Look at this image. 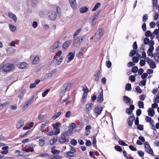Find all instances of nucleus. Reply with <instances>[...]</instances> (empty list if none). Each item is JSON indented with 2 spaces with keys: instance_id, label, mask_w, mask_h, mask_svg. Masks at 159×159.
I'll return each mask as SVG.
<instances>
[{
  "instance_id": "39448f33",
  "label": "nucleus",
  "mask_w": 159,
  "mask_h": 159,
  "mask_svg": "<svg viewBox=\"0 0 159 159\" xmlns=\"http://www.w3.org/2000/svg\"><path fill=\"white\" fill-rule=\"evenodd\" d=\"M144 145L145 151L148 153L153 155V150L152 148H151L149 143L148 142H145L144 143Z\"/></svg>"
},
{
  "instance_id": "a211bd4d",
  "label": "nucleus",
  "mask_w": 159,
  "mask_h": 159,
  "mask_svg": "<svg viewBox=\"0 0 159 159\" xmlns=\"http://www.w3.org/2000/svg\"><path fill=\"white\" fill-rule=\"evenodd\" d=\"M71 85V84L70 82H69L67 84H65L63 87V88L65 90H63L62 91L63 92H65L66 90H70Z\"/></svg>"
},
{
  "instance_id": "5701e85b",
  "label": "nucleus",
  "mask_w": 159,
  "mask_h": 159,
  "mask_svg": "<svg viewBox=\"0 0 159 159\" xmlns=\"http://www.w3.org/2000/svg\"><path fill=\"white\" fill-rule=\"evenodd\" d=\"M7 52L8 54H11L15 52L16 50L12 48H9L7 49Z\"/></svg>"
},
{
  "instance_id": "aec40b11",
  "label": "nucleus",
  "mask_w": 159,
  "mask_h": 159,
  "mask_svg": "<svg viewBox=\"0 0 159 159\" xmlns=\"http://www.w3.org/2000/svg\"><path fill=\"white\" fill-rule=\"evenodd\" d=\"M59 124L58 123L53 124L52 125V126L53 127L54 129L56 130H55L56 134H58L60 132V129L59 128Z\"/></svg>"
},
{
  "instance_id": "412c9836",
  "label": "nucleus",
  "mask_w": 159,
  "mask_h": 159,
  "mask_svg": "<svg viewBox=\"0 0 159 159\" xmlns=\"http://www.w3.org/2000/svg\"><path fill=\"white\" fill-rule=\"evenodd\" d=\"M71 41H66L63 45V48L65 49H67L70 45Z\"/></svg>"
},
{
  "instance_id": "a878e982",
  "label": "nucleus",
  "mask_w": 159,
  "mask_h": 159,
  "mask_svg": "<svg viewBox=\"0 0 159 159\" xmlns=\"http://www.w3.org/2000/svg\"><path fill=\"white\" fill-rule=\"evenodd\" d=\"M123 98L124 101L126 103L130 102L131 100V99L126 96H124L123 97Z\"/></svg>"
},
{
  "instance_id": "2f4dec72",
  "label": "nucleus",
  "mask_w": 159,
  "mask_h": 159,
  "mask_svg": "<svg viewBox=\"0 0 159 159\" xmlns=\"http://www.w3.org/2000/svg\"><path fill=\"white\" fill-rule=\"evenodd\" d=\"M61 157H59L58 155H51L49 156V159H60Z\"/></svg>"
},
{
  "instance_id": "79ce46f5",
  "label": "nucleus",
  "mask_w": 159,
  "mask_h": 159,
  "mask_svg": "<svg viewBox=\"0 0 159 159\" xmlns=\"http://www.w3.org/2000/svg\"><path fill=\"white\" fill-rule=\"evenodd\" d=\"M136 53V51L134 49L132 50L130 52L129 55L131 57H133L135 55Z\"/></svg>"
},
{
  "instance_id": "6e6d98bb",
  "label": "nucleus",
  "mask_w": 159,
  "mask_h": 159,
  "mask_svg": "<svg viewBox=\"0 0 159 159\" xmlns=\"http://www.w3.org/2000/svg\"><path fill=\"white\" fill-rule=\"evenodd\" d=\"M119 143L120 145L124 146H127L128 144H126L125 142L122 140H119Z\"/></svg>"
},
{
  "instance_id": "f3484780",
  "label": "nucleus",
  "mask_w": 159,
  "mask_h": 159,
  "mask_svg": "<svg viewBox=\"0 0 159 159\" xmlns=\"http://www.w3.org/2000/svg\"><path fill=\"white\" fill-rule=\"evenodd\" d=\"M101 89L102 90L101 91L98 95V101L100 102H102L103 100V90L102 89Z\"/></svg>"
},
{
  "instance_id": "13d9d810",
  "label": "nucleus",
  "mask_w": 159,
  "mask_h": 159,
  "mask_svg": "<svg viewBox=\"0 0 159 159\" xmlns=\"http://www.w3.org/2000/svg\"><path fill=\"white\" fill-rule=\"evenodd\" d=\"M71 144L73 146H75L77 143L76 140L75 139H73L70 141Z\"/></svg>"
},
{
  "instance_id": "c03bdc74",
  "label": "nucleus",
  "mask_w": 159,
  "mask_h": 159,
  "mask_svg": "<svg viewBox=\"0 0 159 159\" xmlns=\"http://www.w3.org/2000/svg\"><path fill=\"white\" fill-rule=\"evenodd\" d=\"M50 90L49 89H48L44 91L42 93V96L43 97H45L50 91Z\"/></svg>"
},
{
  "instance_id": "ddd939ff",
  "label": "nucleus",
  "mask_w": 159,
  "mask_h": 159,
  "mask_svg": "<svg viewBox=\"0 0 159 159\" xmlns=\"http://www.w3.org/2000/svg\"><path fill=\"white\" fill-rule=\"evenodd\" d=\"M8 15L9 17L12 19L15 22L17 21V17L11 11H9L8 13Z\"/></svg>"
},
{
  "instance_id": "6ab92c4d",
  "label": "nucleus",
  "mask_w": 159,
  "mask_h": 159,
  "mask_svg": "<svg viewBox=\"0 0 159 159\" xmlns=\"http://www.w3.org/2000/svg\"><path fill=\"white\" fill-rule=\"evenodd\" d=\"M54 59H56L55 62L56 64L58 65L61 64L63 60V58L62 57H54Z\"/></svg>"
},
{
  "instance_id": "1a4fd4ad",
  "label": "nucleus",
  "mask_w": 159,
  "mask_h": 159,
  "mask_svg": "<svg viewBox=\"0 0 159 159\" xmlns=\"http://www.w3.org/2000/svg\"><path fill=\"white\" fill-rule=\"evenodd\" d=\"M101 72L99 70H97L94 75L93 80L94 81L98 82L99 81Z\"/></svg>"
},
{
  "instance_id": "e433bc0d",
  "label": "nucleus",
  "mask_w": 159,
  "mask_h": 159,
  "mask_svg": "<svg viewBox=\"0 0 159 159\" xmlns=\"http://www.w3.org/2000/svg\"><path fill=\"white\" fill-rule=\"evenodd\" d=\"M131 89V84L130 83L127 84L125 86L126 90L127 91H130Z\"/></svg>"
},
{
  "instance_id": "a18cd8bd",
  "label": "nucleus",
  "mask_w": 159,
  "mask_h": 159,
  "mask_svg": "<svg viewBox=\"0 0 159 159\" xmlns=\"http://www.w3.org/2000/svg\"><path fill=\"white\" fill-rule=\"evenodd\" d=\"M57 140V137L56 138H54L53 139L51 140L50 142V144L51 145H52L54 143H55Z\"/></svg>"
},
{
  "instance_id": "20e7f679",
  "label": "nucleus",
  "mask_w": 159,
  "mask_h": 159,
  "mask_svg": "<svg viewBox=\"0 0 159 159\" xmlns=\"http://www.w3.org/2000/svg\"><path fill=\"white\" fill-rule=\"evenodd\" d=\"M14 68L13 64L7 63L4 65L2 67V70L4 72H9Z\"/></svg>"
},
{
  "instance_id": "b1692460",
  "label": "nucleus",
  "mask_w": 159,
  "mask_h": 159,
  "mask_svg": "<svg viewBox=\"0 0 159 159\" xmlns=\"http://www.w3.org/2000/svg\"><path fill=\"white\" fill-rule=\"evenodd\" d=\"M39 61V56L38 55H36L34 59V60L32 61V64H38Z\"/></svg>"
},
{
  "instance_id": "f257e3e1",
  "label": "nucleus",
  "mask_w": 159,
  "mask_h": 159,
  "mask_svg": "<svg viewBox=\"0 0 159 159\" xmlns=\"http://www.w3.org/2000/svg\"><path fill=\"white\" fill-rule=\"evenodd\" d=\"M70 135L69 132H63L59 138V141L60 143L62 144L69 142L70 140Z\"/></svg>"
},
{
  "instance_id": "473e14b6",
  "label": "nucleus",
  "mask_w": 159,
  "mask_h": 159,
  "mask_svg": "<svg viewBox=\"0 0 159 159\" xmlns=\"http://www.w3.org/2000/svg\"><path fill=\"white\" fill-rule=\"evenodd\" d=\"M101 6V3L99 2L97 3L94 6V7L92 9V11H96L98 8L99 7Z\"/></svg>"
},
{
  "instance_id": "c9c22d12",
  "label": "nucleus",
  "mask_w": 159,
  "mask_h": 159,
  "mask_svg": "<svg viewBox=\"0 0 159 159\" xmlns=\"http://www.w3.org/2000/svg\"><path fill=\"white\" fill-rule=\"evenodd\" d=\"M8 104V102H5L3 103H0V110L6 106Z\"/></svg>"
},
{
  "instance_id": "8fccbe9b",
  "label": "nucleus",
  "mask_w": 159,
  "mask_h": 159,
  "mask_svg": "<svg viewBox=\"0 0 159 159\" xmlns=\"http://www.w3.org/2000/svg\"><path fill=\"white\" fill-rule=\"evenodd\" d=\"M148 44H149V47L154 48L153 47V45L154 44V41L151 40L149 41V42Z\"/></svg>"
},
{
  "instance_id": "7c9ffc66",
  "label": "nucleus",
  "mask_w": 159,
  "mask_h": 159,
  "mask_svg": "<svg viewBox=\"0 0 159 159\" xmlns=\"http://www.w3.org/2000/svg\"><path fill=\"white\" fill-rule=\"evenodd\" d=\"M61 112H58L56 113L54 116H53L52 118L53 120H55L58 118L61 115Z\"/></svg>"
},
{
  "instance_id": "49530a36",
  "label": "nucleus",
  "mask_w": 159,
  "mask_h": 159,
  "mask_svg": "<svg viewBox=\"0 0 159 159\" xmlns=\"http://www.w3.org/2000/svg\"><path fill=\"white\" fill-rule=\"evenodd\" d=\"M148 16L147 14H145L143 17V21L145 22L148 19Z\"/></svg>"
},
{
  "instance_id": "c756f323",
  "label": "nucleus",
  "mask_w": 159,
  "mask_h": 159,
  "mask_svg": "<svg viewBox=\"0 0 159 159\" xmlns=\"http://www.w3.org/2000/svg\"><path fill=\"white\" fill-rule=\"evenodd\" d=\"M66 153V157L68 158L73 157L74 156V154H75L74 153H72V152L70 151L67 152Z\"/></svg>"
},
{
  "instance_id": "4c0bfd02",
  "label": "nucleus",
  "mask_w": 159,
  "mask_h": 159,
  "mask_svg": "<svg viewBox=\"0 0 159 159\" xmlns=\"http://www.w3.org/2000/svg\"><path fill=\"white\" fill-rule=\"evenodd\" d=\"M146 79L141 80L139 83V85L140 86H143L146 85Z\"/></svg>"
},
{
  "instance_id": "9b49d317",
  "label": "nucleus",
  "mask_w": 159,
  "mask_h": 159,
  "mask_svg": "<svg viewBox=\"0 0 159 159\" xmlns=\"http://www.w3.org/2000/svg\"><path fill=\"white\" fill-rule=\"evenodd\" d=\"M69 1L72 8L74 10H75L77 7L76 0H69Z\"/></svg>"
},
{
  "instance_id": "423d86ee",
  "label": "nucleus",
  "mask_w": 159,
  "mask_h": 159,
  "mask_svg": "<svg viewBox=\"0 0 159 159\" xmlns=\"http://www.w3.org/2000/svg\"><path fill=\"white\" fill-rule=\"evenodd\" d=\"M146 59L147 60V61L150 68L154 69L156 67L155 62L152 59H150L148 57H147L146 58Z\"/></svg>"
},
{
  "instance_id": "4d7b16f0",
  "label": "nucleus",
  "mask_w": 159,
  "mask_h": 159,
  "mask_svg": "<svg viewBox=\"0 0 159 159\" xmlns=\"http://www.w3.org/2000/svg\"><path fill=\"white\" fill-rule=\"evenodd\" d=\"M81 30H82V29L81 28L78 29L76 31V32L74 34V35H73L74 37H75L76 36L78 35L79 34L80 32L81 31Z\"/></svg>"
},
{
  "instance_id": "cd10ccee",
  "label": "nucleus",
  "mask_w": 159,
  "mask_h": 159,
  "mask_svg": "<svg viewBox=\"0 0 159 159\" xmlns=\"http://www.w3.org/2000/svg\"><path fill=\"white\" fill-rule=\"evenodd\" d=\"M24 125V121L22 120H20L18 122L16 125V128L17 129H19L22 126Z\"/></svg>"
},
{
  "instance_id": "4be33fe9",
  "label": "nucleus",
  "mask_w": 159,
  "mask_h": 159,
  "mask_svg": "<svg viewBox=\"0 0 159 159\" xmlns=\"http://www.w3.org/2000/svg\"><path fill=\"white\" fill-rule=\"evenodd\" d=\"M148 115L151 117H153L154 116L155 112L154 109L152 108H150L148 109Z\"/></svg>"
},
{
  "instance_id": "393cba45",
  "label": "nucleus",
  "mask_w": 159,
  "mask_h": 159,
  "mask_svg": "<svg viewBox=\"0 0 159 159\" xmlns=\"http://www.w3.org/2000/svg\"><path fill=\"white\" fill-rule=\"evenodd\" d=\"M39 0H31V3L32 6L33 7H36L38 4Z\"/></svg>"
},
{
  "instance_id": "7ed1b4c3",
  "label": "nucleus",
  "mask_w": 159,
  "mask_h": 159,
  "mask_svg": "<svg viewBox=\"0 0 159 159\" xmlns=\"http://www.w3.org/2000/svg\"><path fill=\"white\" fill-rule=\"evenodd\" d=\"M84 36H80L75 38L73 40V45L75 46H79L83 40Z\"/></svg>"
},
{
  "instance_id": "f704fd0d",
  "label": "nucleus",
  "mask_w": 159,
  "mask_h": 159,
  "mask_svg": "<svg viewBox=\"0 0 159 159\" xmlns=\"http://www.w3.org/2000/svg\"><path fill=\"white\" fill-rule=\"evenodd\" d=\"M145 120L147 122H149L150 124H152V123L154 122L153 120H152V118L149 116H146Z\"/></svg>"
},
{
  "instance_id": "0e129e2a",
  "label": "nucleus",
  "mask_w": 159,
  "mask_h": 159,
  "mask_svg": "<svg viewBox=\"0 0 159 159\" xmlns=\"http://www.w3.org/2000/svg\"><path fill=\"white\" fill-rule=\"evenodd\" d=\"M135 89L137 92L139 93H141L142 92V90L138 86L136 87Z\"/></svg>"
},
{
  "instance_id": "3c124183",
  "label": "nucleus",
  "mask_w": 159,
  "mask_h": 159,
  "mask_svg": "<svg viewBox=\"0 0 159 159\" xmlns=\"http://www.w3.org/2000/svg\"><path fill=\"white\" fill-rule=\"evenodd\" d=\"M56 132H55V130H53L52 131H50L48 133V135H49V136H52L53 135H57V134H56Z\"/></svg>"
},
{
  "instance_id": "72a5a7b5",
  "label": "nucleus",
  "mask_w": 159,
  "mask_h": 159,
  "mask_svg": "<svg viewBox=\"0 0 159 159\" xmlns=\"http://www.w3.org/2000/svg\"><path fill=\"white\" fill-rule=\"evenodd\" d=\"M46 118V116L45 115H43L42 114H40L39 115V117H38V119L40 121H43Z\"/></svg>"
},
{
  "instance_id": "37998d69",
  "label": "nucleus",
  "mask_w": 159,
  "mask_h": 159,
  "mask_svg": "<svg viewBox=\"0 0 159 159\" xmlns=\"http://www.w3.org/2000/svg\"><path fill=\"white\" fill-rule=\"evenodd\" d=\"M39 145L41 146H43L45 144V140L43 139H40L39 140Z\"/></svg>"
},
{
  "instance_id": "864d4df0",
  "label": "nucleus",
  "mask_w": 159,
  "mask_h": 159,
  "mask_svg": "<svg viewBox=\"0 0 159 159\" xmlns=\"http://www.w3.org/2000/svg\"><path fill=\"white\" fill-rule=\"evenodd\" d=\"M106 66L108 68H110L111 66V62L109 61H106Z\"/></svg>"
},
{
  "instance_id": "ea45409f",
  "label": "nucleus",
  "mask_w": 159,
  "mask_h": 159,
  "mask_svg": "<svg viewBox=\"0 0 159 159\" xmlns=\"http://www.w3.org/2000/svg\"><path fill=\"white\" fill-rule=\"evenodd\" d=\"M9 27L10 30L12 32H14L16 30V27L14 25H9Z\"/></svg>"
},
{
  "instance_id": "de8ad7c7",
  "label": "nucleus",
  "mask_w": 159,
  "mask_h": 159,
  "mask_svg": "<svg viewBox=\"0 0 159 159\" xmlns=\"http://www.w3.org/2000/svg\"><path fill=\"white\" fill-rule=\"evenodd\" d=\"M115 149L118 152H121L122 151V149L119 146H116L115 147Z\"/></svg>"
},
{
  "instance_id": "6e6552de",
  "label": "nucleus",
  "mask_w": 159,
  "mask_h": 159,
  "mask_svg": "<svg viewBox=\"0 0 159 159\" xmlns=\"http://www.w3.org/2000/svg\"><path fill=\"white\" fill-rule=\"evenodd\" d=\"M135 119L134 116H129L127 119V123L129 126H132L133 125V122Z\"/></svg>"
},
{
  "instance_id": "774afa93",
  "label": "nucleus",
  "mask_w": 159,
  "mask_h": 159,
  "mask_svg": "<svg viewBox=\"0 0 159 159\" xmlns=\"http://www.w3.org/2000/svg\"><path fill=\"white\" fill-rule=\"evenodd\" d=\"M154 98V101L156 103L159 102V96L158 95H157Z\"/></svg>"
},
{
  "instance_id": "4468645a",
  "label": "nucleus",
  "mask_w": 159,
  "mask_h": 159,
  "mask_svg": "<svg viewBox=\"0 0 159 159\" xmlns=\"http://www.w3.org/2000/svg\"><path fill=\"white\" fill-rule=\"evenodd\" d=\"M18 66L19 68L23 69L28 67L29 66V65L25 62H22L18 64Z\"/></svg>"
},
{
  "instance_id": "e2e57ef3",
  "label": "nucleus",
  "mask_w": 159,
  "mask_h": 159,
  "mask_svg": "<svg viewBox=\"0 0 159 159\" xmlns=\"http://www.w3.org/2000/svg\"><path fill=\"white\" fill-rule=\"evenodd\" d=\"M133 61L135 63H137L139 61V58L137 57H134L132 58Z\"/></svg>"
},
{
  "instance_id": "052dcab7",
  "label": "nucleus",
  "mask_w": 159,
  "mask_h": 159,
  "mask_svg": "<svg viewBox=\"0 0 159 159\" xmlns=\"http://www.w3.org/2000/svg\"><path fill=\"white\" fill-rule=\"evenodd\" d=\"M62 52L61 51H59L57 52L56 53V54L54 56V57H62L61 56V55L62 54Z\"/></svg>"
},
{
  "instance_id": "603ef678",
  "label": "nucleus",
  "mask_w": 159,
  "mask_h": 159,
  "mask_svg": "<svg viewBox=\"0 0 159 159\" xmlns=\"http://www.w3.org/2000/svg\"><path fill=\"white\" fill-rule=\"evenodd\" d=\"M38 25V23L36 21H34L32 24V26L34 29L36 28Z\"/></svg>"
},
{
  "instance_id": "9d476101",
  "label": "nucleus",
  "mask_w": 159,
  "mask_h": 159,
  "mask_svg": "<svg viewBox=\"0 0 159 159\" xmlns=\"http://www.w3.org/2000/svg\"><path fill=\"white\" fill-rule=\"evenodd\" d=\"M102 109L103 108L102 107L99 106L96 107L94 110V113L97 114L98 116L101 113Z\"/></svg>"
},
{
  "instance_id": "69168bd1",
  "label": "nucleus",
  "mask_w": 159,
  "mask_h": 159,
  "mask_svg": "<svg viewBox=\"0 0 159 159\" xmlns=\"http://www.w3.org/2000/svg\"><path fill=\"white\" fill-rule=\"evenodd\" d=\"M138 154H139L140 157H142L144 156V153L142 151H138Z\"/></svg>"
},
{
  "instance_id": "f8f14e48",
  "label": "nucleus",
  "mask_w": 159,
  "mask_h": 159,
  "mask_svg": "<svg viewBox=\"0 0 159 159\" xmlns=\"http://www.w3.org/2000/svg\"><path fill=\"white\" fill-rule=\"evenodd\" d=\"M134 106L133 105H131L130 106L129 108L126 109V113L129 115L131 114L133 112V111L134 110Z\"/></svg>"
},
{
  "instance_id": "09e8293b",
  "label": "nucleus",
  "mask_w": 159,
  "mask_h": 159,
  "mask_svg": "<svg viewBox=\"0 0 159 159\" xmlns=\"http://www.w3.org/2000/svg\"><path fill=\"white\" fill-rule=\"evenodd\" d=\"M129 79L132 82H134L135 80V76L132 75L130 76L129 78Z\"/></svg>"
},
{
  "instance_id": "680f3d73",
  "label": "nucleus",
  "mask_w": 159,
  "mask_h": 159,
  "mask_svg": "<svg viewBox=\"0 0 159 159\" xmlns=\"http://www.w3.org/2000/svg\"><path fill=\"white\" fill-rule=\"evenodd\" d=\"M70 149L71 151H70L72 152V153H75L76 152V150L75 149L74 147L72 146H70Z\"/></svg>"
},
{
  "instance_id": "dca6fc26",
  "label": "nucleus",
  "mask_w": 159,
  "mask_h": 159,
  "mask_svg": "<svg viewBox=\"0 0 159 159\" xmlns=\"http://www.w3.org/2000/svg\"><path fill=\"white\" fill-rule=\"evenodd\" d=\"M75 55V52L73 53L72 52H70L69 53L67 56L68 59V60L67 61V63L70 62V61L73 59Z\"/></svg>"
},
{
  "instance_id": "0eeeda50",
  "label": "nucleus",
  "mask_w": 159,
  "mask_h": 159,
  "mask_svg": "<svg viewBox=\"0 0 159 159\" xmlns=\"http://www.w3.org/2000/svg\"><path fill=\"white\" fill-rule=\"evenodd\" d=\"M49 18L52 20H54L56 18V14L52 10L49 11L48 13Z\"/></svg>"
},
{
  "instance_id": "f03ea898",
  "label": "nucleus",
  "mask_w": 159,
  "mask_h": 159,
  "mask_svg": "<svg viewBox=\"0 0 159 159\" xmlns=\"http://www.w3.org/2000/svg\"><path fill=\"white\" fill-rule=\"evenodd\" d=\"M104 34V30L100 28L98 31L96 32L95 36L94 37H92V38L94 39L95 42H97L98 40L101 38Z\"/></svg>"
},
{
  "instance_id": "58836bf2",
  "label": "nucleus",
  "mask_w": 159,
  "mask_h": 159,
  "mask_svg": "<svg viewBox=\"0 0 159 159\" xmlns=\"http://www.w3.org/2000/svg\"><path fill=\"white\" fill-rule=\"evenodd\" d=\"M29 105H30L28 102L26 101L25 105L23 106L22 109L23 111H25L27 108L28 107Z\"/></svg>"
},
{
  "instance_id": "bb28decb",
  "label": "nucleus",
  "mask_w": 159,
  "mask_h": 159,
  "mask_svg": "<svg viewBox=\"0 0 159 159\" xmlns=\"http://www.w3.org/2000/svg\"><path fill=\"white\" fill-rule=\"evenodd\" d=\"M88 8L86 7H83L80 8V11L81 13H84L87 11Z\"/></svg>"
},
{
  "instance_id": "338daca9",
  "label": "nucleus",
  "mask_w": 159,
  "mask_h": 159,
  "mask_svg": "<svg viewBox=\"0 0 159 159\" xmlns=\"http://www.w3.org/2000/svg\"><path fill=\"white\" fill-rule=\"evenodd\" d=\"M71 115V112L70 111H68L66 112L65 114V117L66 118L70 117Z\"/></svg>"
},
{
  "instance_id": "bf43d9fd",
  "label": "nucleus",
  "mask_w": 159,
  "mask_h": 159,
  "mask_svg": "<svg viewBox=\"0 0 159 159\" xmlns=\"http://www.w3.org/2000/svg\"><path fill=\"white\" fill-rule=\"evenodd\" d=\"M57 48L52 45L50 48V50L52 52H54L57 51Z\"/></svg>"
},
{
  "instance_id": "2eb2a0df",
  "label": "nucleus",
  "mask_w": 159,
  "mask_h": 159,
  "mask_svg": "<svg viewBox=\"0 0 159 159\" xmlns=\"http://www.w3.org/2000/svg\"><path fill=\"white\" fill-rule=\"evenodd\" d=\"M93 105V104L91 103L86 104L85 106V111L87 112L90 111L91 110L92 107Z\"/></svg>"
},
{
  "instance_id": "a19ab883",
  "label": "nucleus",
  "mask_w": 159,
  "mask_h": 159,
  "mask_svg": "<svg viewBox=\"0 0 159 159\" xmlns=\"http://www.w3.org/2000/svg\"><path fill=\"white\" fill-rule=\"evenodd\" d=\"M138 106L140 108H144V103L143 102L141 101H139L138 103Z\"/></svg>"
},
{
  "instance_id": "c85d7f7f",
  "label": "nucleus",
  "mask_w": 159,
  "mask_h": 159,
  "mask_svg": "<svg viewBox=\"0 0 159 159\" xmlns=\"http://www.w3.org/2000/svg\"><path fill=\"white\" fill-rule=\"evenodd\" d=\"M154 48L149 47L147 51V54L148 56L151 55V54L153 53V51L154 50Z\"/></svg>"
},
{
  "instance_id": "5fc2aeb1",
  "label": "nucleus",
  "mask_w": 159,
  "mask_h": 159,
  "mask_svg": "<svg viewBox=\"0 0 159 159\" xmlns=\"http://www.w3.org/2000/svg\"><path fill=\"white\" fill-rule=\"evenodd\" d=\"M138 71V68L137 66H135L133 67L132 70V72L134 73L137 72Z\"/></svg>"
}]
</instances>
